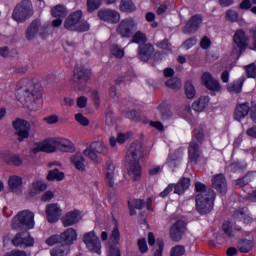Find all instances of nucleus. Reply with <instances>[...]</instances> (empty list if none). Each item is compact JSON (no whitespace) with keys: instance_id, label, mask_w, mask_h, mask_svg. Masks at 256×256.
Masks as SVG:
<instances>
[{"instance_id":"nucleus-1","label":"nucleus","mask_w":256,"mask_h":256,"mask_svg":"<svg viewBox=\"0 0 256 256\" xmlns=\"http://www.w3.org/2000/svg\"><path fill=\"white\" fill-rule=\"evenodd\" d=\"M20 89L17 92L20 103H27L31 109L37 111L43 106V100L41 99V89L39 85L33 84L31 80L23 79L20 81Z\"/></svg>"},{"instance_id":"nucleus-2","label":"nucleus","mask_w":256,"mask_h":256,"mask_svg":"<svg viewBox=\"0 0 256 256\" xmlns=\"http://www.w3.org/2000/svg\"><path fill=\"white\" fill-rule=\"evenodd\" d=\"M143 144L140 142H133L127 153L125 161L128 165V175L132 181H139L141 179V159H143Z\"/></svg>"},{"instance_id":"nucleus-3","label":"nucleus","mask_w":256,"mask_h":256,"mask_svg":"<svg viewBox=\"0 0 256 256\" xmlns=\"http://www.w3.org/2000/svg\"><path fill=\"white\" fill-rule=\"evenodd\" d=\"M196 209L201 215H207L213 211V202L215 201V191L201 182H196Z\"/></svg>"},{"instance_id":"nucleus-4","label":"nucleus","mask_w":256,"mask_h":256,"mask_svg":"<svg viewBox=\"0 0 256 256\" xmlns=\"http://www.w3.org/2000/svg\"><path fill=\"white\" fill-rule=\"evenodd\" d=\"M12 229L16 231H29L35 227V214L29 210L20 211L13 219L11 223Z\"/></svg>"},{"instance_id":"nucleus-5","label":"nucleus","mask_w":256,"mask_h":256,"mask_svg":"<svg viewBox=\"0 0 256 256\" xmlns=\"http://www.w3.org/2000/svg\"><path fill=\"white\" fill-rule=\"evenodd\" d=\"M31 17H33V4L29 0L19 2L12 12V19L16 23H25Z\"/></svg>"},{"instance_id":"nucleus-6","label":"nucleus","mask_w":256,"mask_h":256,"mask_svg":"<svg viewBox=\"0 0 256 256\" xmlns=\"http://www.w3.org/2000/svg\"><path fill=\"white\" fill-rule=\"evenodd\" d=\"M249 48V37L245 34L243 30H237L234 33L233 41H232V55L239 59Z\"/></svg>"},{"instance_id":"nucleus-7","label":"nucleus","mask_w":256,"mask_h":256,"mask_svg":"<svg viewBox=\"0 0 256 256\" xmlns=\"http://www.w3.org/2000/svg\"><path fill=\"white\" fill-rule=\"evenodd\" d=\"M107 147L101 141L92 142L89 147L83 151V155L93 161V163H101L99 155H106Z\"/></svg>"},{"instance_id":"nucleus-8","label":"nucleus","mask_w":256,"mask_h":256,"mask_svg":"<svg viewBox=\"0 0 256 256\" xmlns=\"http://www.w3.org/2000/svg\"><path fill=\"white\" fill-rule=\"evenodd\" d=\"M135 31H137V23H135L133 18L123 19L116 28V33L123 39H130V37H133Z\"/></svg>"},{"instance_id":"nucleus-9","label":"nucleus","mask_w":256,"mask_h":256,"mask_svg":"<svg viewBox=\"0 0 256 256\" xmlns=\"http://www.w3.org/2000/svg\"><path fill=\"white\" fill-rule=\"evenodd\" d=\"M72 85L81 90L85 87L87 81H89V72L83 65H76L71 78Z\"/></svg>"},{"instance_id":"nucleus-10","label":"nucleus","mask_w":256,"mask_h":256,"mask_svg":"<svg viewBox=\"0 0 256 256\" xmlns=\"http://www.w3.org/2000/svg\"><path fill=\"white\" fill-rule=\"evenodd\" d=\"M12 127L15 130V135L18 136V141L21 143L25 139H29L31 124L25 119L17 118L12 122Z\"/></svg>"},{"instance_id":"nucleus-11","label":"nucleus","mask_w":256,"mask_h":256,"mask_svg":"<svg viewBox=\"0 0 256 256\" xmlns=\"http://www.w3.org/2000/svg\"><path fill=\"white\" fill-rule=\"evenodd\" d=\"M83 243L91 253L101 254V241H99V237H97V234H95L94 231L84 234Z\"/></svg>"},{"instance_id":"nucleus-12","label":"nucleus","mask_w":256,"mask_h":256,"mask_svg":"<svg viewBox=\"0 0 256 256\" xmlns=\"http://www.w3.org/2000/svg\"><path fill=\"white\" fill-rule=\"evenodd\" d=\"M185 231H187V226L185 225V221L178 220L170 227V239L175 243H179L181 239H183V235H185Z\"/></svg>"},{"instance_id":"nucleus-13","label":"nucleus","mask_w":256,"mask_h":256,"mask_svg":"<svg viewBox=\"0 0 256 256\" xmlns=\"http://www.w3.org/2000/svg\"><path fill=\"white\" fill-rule=\"evenodd\" d=\"M41 31V19H34L25 29L24 39L26 41H35Z\"/></svg>"},{"instance_id":"nucleus-14","label":"nucleus","mask_w":256,"mask_h":256,"mask_svg":"<svg viewBox=\"0 0 256 256\" xmlns=\"http://www.w3.org/2000/svg\"><path fill=\"white\" fill-rule=\"evenodd\" d=\"M12 243L15 247H33L35 244V240L31 237L29 232L25 230L22 233H18Z\"/></svg>"},{"instance_id":"nucleus-15","label":"nucleus","mask_w":256,"mask_h":256,"mask_svg":"<svg viewBox=\"0 0 256 256\" xmlns=\"http://www.w3.org/2000/svg\"><path fill=\"white\" fill-rule=\"evenodd\" d=\"M51 13L52 16L56 18L52 21V27H61L63 19H65V16L68 15L69 12L65 6L59 4L52 8Z\"/></svg>"},{"instance_id":"nucleus-16","label":"nucleus","mask_w":256,"mask_h":256,"mask_svg":"<svg viewBox=\"0 0 256 256\" xmlns=\"http://www.w3.org/2000/svg\"><path fill=\"white\" fill-rule=\"evenodd\" d=\"M201 23H203V18L201 17V15L192 16L184 26L183 33H185V35L197 33V31H199Z\"/></svg>"},{"instance_id":"nucleus-17","label":"nucleus","mask_w":256,"mask_h":256,"mask_svg":"<svg viewBox=\"0 0 256 256\" xmlns=\"http://www.w3.org/2000/svg\"><path fill=\"white\" fill-rule=\"evenodd\" d=\"M98 17L101 21H107L108 23H119L121 21L119 12L111 9H100L98 11Z\"/></svg>"},{"instance_id":"nucleus-18","label":"nucleus","mask_w":256,"mask_h":256,"mask_svg":"<svg viewBox=\"0 0 256 256\" xmlns=\"http://www.w3.org/2000/svg\"><path fill=\"white\" fill-rule=\"evenodd\" d=\"M82 17L83 12L81 10L72 13L64 22L65 29H67L68 31H77L79 21H81Z\"/></svg>"},{"instance_id":"nucleus-19","label":"nucleus","mask_w":256,"mask_h":256,"mask_svg":"<svg viewBox=\"0 0 256 256\" xmlns=\"http://www.w3.org/2000/svg\"><path fill=\"white\" fill-rule=\"evenodd\" d=\"M212 187L220 193V195L227 194V179L223 174H217L212 178Z\"/></svg>"},{"instance_id":"nucleus-20","label":"nucleus","mask_w":256,"mask_h":256,"mask_svg":"<svg viewBox=\"0 0 256 256\" xmlns=\"http://www.w3.org/2000/svg\"><path fill=\"white\" fill-rule=\"evenodd\" d=\"M61 208L59 205L52 203L46 206V215L48 223H57L61 217Z\"/></svg>"},{"instance_id":"nucleus-21","label":"nucleus","mask_w":256,"mask_h":256,"mask_svg":"<svg viewBox=\"0 0 256 256\" xmlns=\"http://www.w3.org/2000/svg\"><path fill=\"white\" fill-rule=\"evenodd\" d=\"M202 84L209 89V91H221V84L215 80L211 73L205 72L201 77Z\"/></svg>"},{"instance_id":"nucleus-22","label":"nucleus","mask_w":256,"mask_h":256,"mask_svg":"<svg viewBox=\"0 0 256 256\" xmlns=\"http://www.w3.org/2000/svg\"><path fill=\"white\" fill-rule=\"evenodd\" d=\"M63 151L64 153H73L75 151V144L69 139L56 138V151Z\"/></svg>"},{"instance_id":"nucleus-23","label":"nucleus","mask_w":256,"mask_h":256,"mask_svg":"<svg viewBox=\"0 0 256 256\" xmlns=\"http://www.w3.org/2000/svg\"><path fill=\"white\" fill-rule=\"evenodd\" d=\"M105 183L111 189L115 187V164L111 161H108L106 164Z\"/></svg>"},{"instance_id":"nucleus-24","label":"nucleus","mask_w":256,"mask_h":256,"mask_svg":"<svg viewBox=\"0 0 256 256\" xmlns=\"http://www.w3.org/2000/svg\"><path fill=\"white\" fill-rule=\"evenodd\" d=\"M188 159L190 163L197 165L201 161V151L199 150V144L191 142L188 150Z\"/></svg>"},{"instance_id":"nucleus-25","label":"nucleus","mask_w":256,"mask_h":256,"mask_svg":"<svg viewBox=\"0 0 256 256\" xmlns=\"http://www.w3.org/2000/svg\"><path fill=\"white\" fill-rule=\"evenodd\" d=\"M154 52L155 48L153 47L152 44H141L139 46L138 55L141 61H149Z\"/></svg>"},{"instance_id":"nucleus-26","label":"nucleus","mask_w":256,"mask_h":256,"mask_svg":"<svg viewBox=\"0 0 256 256\" xmlns=\"http://www.w3.org/2000/svg\"><path fill=\"white\" fill-rule=\"evenodd\" d=\"M79 221H81V216L79 214V211H77V210L68 212L62 218V223H63L64 227H71V225H75V223H79Z\"/></svg>"},{"instance_id":"nucleus-27","label":"nucleus","mask_w":256,"mask_h":256,"mask_svg":"<svg viewBox=\"0 0 256 256\" xmlns=\"http://www.w3.org/2000/svg\"><path fill=\"white\" fill-rule=\"evenodd\" d=\"M249 111H251V106H249V102L238 104L234 113L236 121H241V119H245V117L249 115Z\"/></svg>"},{"instance_id":"nucleus-28","label":"nucleus","mask_w":256,"mask_h":256,"mask_svg":"<svg viewBox=\"0 0 256 256\" xmlns=\"http://www.w3.org/2000/svg\"><path fill=\"white\" fill-rule=\"evenodd\" d=\"M62 239V245H68L70 247L73 241H77V231L73 228H68L65 232L60 234Z\"/></svg>"},{"instance_id":"nucleus-29","label":"nucleus","mask_w":256,"mask_h":256,"mask_svg":"<svg viewBox=\"0 0 256 256\" xmlns=\"http://www.w3.org/2000/svg\"><path fill=\"white\" fill-rule=\"evenodd\" d=\"M42 153H55L57 151L56 138L46 139L40 142Z\"/></svg>"},{"instance_id":"nucleus-30","label":"nucleus","mask_w":256,"mask_h":256,"mask_svg":"<svg viewBox=\"0 0 256 256\" xmlns=\"http://www.w3.org/2000/svg\"><path fill=\"white\" fill-rule=\"evenodd\" d=\"M191 180L189 178H182L176 185H174V193L176 195H183L189 189Z\"/></svg>"},{"instance_id":"nucleus-31","label":"nucleus","mask_w":256,"mask_h":256,"mask_svg":"<svg viewBox=\"0 0 256 256\" xmlns=\"http://www.w3.org/2000/svg\"><path fill=\"white\" fill-rule=\"evenodd\" d=\"M209 105V97L202 96L198 100L194 101L192 104V109L201 113Z\"/></svg>"},{"instance_id":"nucleus-32","label":"nucleus","mask_w":256,"mask_h":256,"mask_svg":"<svg viewBox=\"0 0 256 256\" xmlns=\"http://www.w3.org/2000/svg\"><path fill=\"white\" fill-rule=\"evenodd\" d=\"M71 163H73L78 171H85V158L83 155L76 153L71 157Z\"/></svg>"},{"instance_id":"nucleus-33","label":"nucleus","mask_w":256,"mask_h":256,"mask_svg":"<svg viewBox=\"0 0 256 256\" xmlns=\"http://www.w3.org/2000/svg\"><path fill=\"white\" fill-rule=\"evenodd\" d=\"M45 190H47V184L43 181H36V182H33L32 188L29 194L31 195V197H35V195Z\"/></svg>"},{"instance_id":"nucleus-34","label":"nucleus","mask_w":256,"mask_h":256,"mask_svg":"<svg viewBox=\"0 0 256 256\" xmlns=\"http://www.w3.org/2000/svg\"><path fill=\"white\" fill-rule=\"evenodd\" d=\"M8 185L12 191H17V189H21L23 185V178L21 176H11L8 180Z\"/></svg>"},{"instance_id":"nucleus-35","label":"nucleus","mask_w":256,"mask_h":256,"mask_svg":"<svg viewBox=\"0 0 256 256\" xmlns=\"http://www.w3.org/2000/svg\"><path fill=\"white\" fill-rule=\"evenodd\" d=\"M63 179H65V173L59 171L57 168L48 172L47 181H63Z\"/></svg>"},{"instance_id":"nucleus-36","label":"nucleus","mask_w":256,"mask_h":256,"mask_svg":"<svg viewBox=\"0 0 256 256\" xmlns=\"http://www.w3.org/2000/svg\"><path fill=\"white\" fill-rule=\"evenodd\" d=\"M70 251L69 245H58L51 250V256H67Z\"/></svg>"},{"instance_id":"nucleus-37","label":"nucleus","mask_w":256,"mask_h":256,"mask_svg":"<svg viewBox=\"0 0 256 256\" xmlns=\"http://www.w3.org/2000/svg\"><path fill=\"white\" fill-rule=\"evenodd\" d=\"M238 249L240 253H249V251L253 249V241L247 239L240 240L238 243Z\"/></svg>"},{"instance_id":"nucleus-38","label":"nucleus","mask_w":256,"mask_h":256,"mask_svg":"<svg viewBox=\"0 0 256 256\" xmlns=\"http://www.w3.org/2000/svg\"><path fill=\"white\" fill-rule=\"evenodd\" d=\"M135 3L131 0H121L120 2V11L126 13H133L135 11Z\"/></svg>"},{"instance_id":"nucleus-39","label":"nucleus","mask_w":256,"mask_h":256,"mask_svg":"<svg viewBox=\"0 0 256 256\" xmlns=\"http://www.w3.org/2000/svg\"><path fill=\"white\" fill-rule=\"evenodd\" d=\"M253 179H255V176H253V172H248L245 176L236 180L235 185H237L238 187H245V185H249V183H251Z\"/></svg>"},{"instance_id":"nucleus-40","label":"nucleus","mask_w":256,"mask_h":256,"mask_svg":"<svg viewBox=\"0 0 256 256\" xmlns=\"http://www.w3.org/2000/svg\"><path fill=\"white\" fill-rule=\"evenodd\" d=\"M187 99H193L197 93L191 81H187L184 86Z\"/></svg>"},{"instance_id":"nucleus-41","label":"nucleus","mask_w":256,"mask_h":256,"mask_svg":"<svg viewBox=\"0 0 256 256\" xmlns=\"http://www.w3.org/2000/svg\"><path fill=\"white\" fill-rule=\"evenodd\" d=\"M86 7L88 13H93L101 7V0H87L86 1Z\"/></svg>"},{"instance_id":"nucleus-42","label":"nucleus","mask_w":256,"mask_h":256,"mask_svg":"<svg viewBox=\"0 0 256 256\" xmlns=\"http://www.w3.org/2000/svg\"><path fill=\"white\" fill-rule=\"evenodd\" d=\"M5 162L8 165H14L15 167H20V165H23V159L19 157V155H12L5 159Z\"/></svg>"},{"instance_id":"nucleus-43","label":"nucleus","mask_w":256,"mask_h":256,"mask_svg":"<svg viewBox=\"0 0 256 256\" xmlns=\"http://www.w3.org/2000/svg\"><path fill=\"white\" fill-rule=\"evenodd\" d=\"M111 53L117 59H123L125 57V50H123L119 45L113 44L111 46Z\"/></svg>"},{"instance_id":"nucleus-44","label":"nucleus","mask_w":256,"mask_h":256,"mask_svg":"<svg viewBox=\"0 0 256 256\" xmlns=\"http://www.w3.org/2000/svg\"><path fill=\"white\" fill-rule=\"evenodd\" d=\"M131 37V43H147V35L141 31L136 32Z\"/></svg>"},{"instance_id":"nucleus-45","label":"nucleus","mask_w":256,"mask_h":256,"mask_svg":"<svg viewBox=\"0 0 256 256\" xmlns=\"http://www.w3.org/2000/svg\"><path fill=\"white\" fill-rule=\"evenodd\" d=\"M225 19L230 23H237V21H239V13L235 10L229 9L226 11Z\"/></svg>"},{"instance_id":"nucleus-46","label":"nucleus","mask_w":256,"mask_h":256,"mask_svg":"<svg viewBox=\"0 0 256 256\" xmlns=\"http://www.w3.org/2000/svg\"><path fill=\"white\" fill-rule=\"evenodd\" d=\"M166 87H169L170 89H176V90H179L181 89V79L179 78H172V79H169L168 81H166L165 83Z\"/></svg>"},{"instance_id":"nucleus-47","label":"nucleus","mask_w":256,"mask_h":256,"mask_svg":"<svg viewBox=\"0 0 256 256\" xmlns=\"http://www.w3.org/2000/svg\"><path fill=\"white\" fill-rule=\"evenodd\" d=\"M63 245V241L61 239V235H52L46 239V245L53 247V245Z\"/></svg>"},{"instance_id":"nucleus-48","label":"nucleus","mask_w":256,"mask_h":256,"mask_svg":"<svg viewBox=\"0 0 256 256\" xmlns=\"http://www.w3.org/2000/svg\"><path fill=\"white\" fill-rule=\"evenodd\" d=\"M185 255V246L177 245L171 249L170 256H183Z\"/></svg>"},{"instance_id":"nucleus-49","label":"nucleus","mask_w":256,"mask_h":256,"mask_svg":"<svg viewBox=\"0 0 256 256\" xmlns=\"http://www.w3.org/2000/svg\"><path fill=\"white\" fill-rule=\"evenodd\" d=\"M243 87V80H240L239 82L230 84L228 86L229 93H239Z\"/></svg>"},{"instance_id":"nucleus-50","label":"nucleus","mask_w":256,"mask_h":256,"mask_svg":"<svg viewBox=\"0 0 256 256\" xmlns=\"http://www.w3.org/2000/svg\"><path fill=\"white\" fill-rule=\"evenodd\" d=\"M121 239V234L119 232V227H115L111 233V241L114 245H119V241Z\"/></svg>"},{"instance_id":"nucleus-51","label":"nucleus","mask_w":256,"mask_h":256,"mask_svg":"<svg viewBox=\"0 0 256 256\" xmlns=\"http://www.w3.org/2000/svg\"><path fill=\"white\" fill-rule=\"evenodd\" d=\"M222 231L226 235V237H233V226H231V222H225L222 225Z\"/></svg>"},{"instance_id":"nucleus-52","label":"nucleus","mask_w":256,"mask_h":256,"mask_svg":"<svg viewBox=\"0 0 256 256\" xmlns=\"http://www.w3.org/2000/svg\"><path fill=\"white\" fill-rule=\"evenodd\" d=\"M137 245L140 253H147L149 251V247L147 246V240H145V238L139 239Z\"/></svg>"},{"instance_id":"nucleus-53","label":"nucleus","mask_w":256,"mask_h":256,"mask_svg":"<svg viewBox=\"0 0 256 256\" xmlns=\"http://www.w3.org/2000/svg\"><path fill=\"white\" fill-rule=\"evenodd\" d=\"M156 245L158 248L154 252V256H163V247H165V243L163 242V239H157Z\"/></svg>"},{"instance_id":"nucleus-54","label":"nucleus","mask_w":256,"mask_h":256,"mask_svg":"<svg viewBox=\"0 0 256 256\" xmlns=\"http://www.w3.org/2000/svg\"><path fill=\"white\" fill-rule=\"evenodd\" d=\"M160 113L162 121H169V119H173V112H171V110L162 108Z\"/></svg>"},{"instance_id":"nucleus-55","label":"nucleus","mask_w":256,"mask_h":256,"mask_svg":"<svg viewBox=\"0 0 256 256\" xmlns=\"http://www.w3.org/2000/svg\"><path fill=\"white\" fill-rule=\"evenodd\" d=\"M246 73L248 77H251L252 79H255L256 77V66L255 64H250L245 67Z\"/></svg>"},{"instance_id":"nucleus-56","label":"nucleus","mask_w":256,"mask_h":256,"mask_svg":"<svg viewBox=\"0 0 256 256\" xmlns=\"http://www.w3.org/2000/svg\"><path fill=\"white\" fill-rule=\"evenodd\" d=\"M194 45H197L196 37H191V38L187 39L186 41H184V43L182 44L184 49H191V47H194Z\"/></svg>"},{"instance_id":"nucleus-57","label":"nucleus","mask_w":256,"mask_h":256,"mask_svg":"<svg viewBox=\"0 0 256 256\" xmlns=\"http://www.w3.org/2000/svg\"><path fill=\"white\" fill-rule=\"evenodd\" d=\"M248 212H249V210L247 208H240V209L234 211V217H236V219L243 220V218L245 216H247Z\"/></svg>"},{"instance_id":"nucleus-58","label":"nucleus","mask_w":256,"mask_h":256,"mask_svg":"<svg viewBox=\"0 0 256 256\" xmlns=\"http://www.w3.org/2000/svg\"><path fill=\"white\" fill-rule=\"evenodd\" d=\"M75 119L78 123H80V125H83L84 127L89 125V119H87V117L83 116L81 113L76 114Z\"/></svg>"},{"instance_id":"nucleus-59","label":"nucleus","mask_w":256,"mask_h":256,"mask_svg":"<svg viewBox=\"0 0 256 256\" xmlns=\"http://www.w3.org/2000/svg\"><path fill=\"white\" fill-rule=\"evenodd\" d=\"M90 97L93 103H95V105L99 107V105L101 104V99L99 98V92H97V90H92Z\"/></svg>"},{"instance_id":"nucleus-60","label":"nucleus","mask_w":256,"mask_h":256,"mask_svg":"<svg viewBox=\"0 0 256 256\" xmlns=\"http://www.w3.org/2000/svg\"><path fill=\"white\" fill-rule=\"evenodd\" d=\"M89 27L90 26H89V23H87V21H81V22H78L76 31H79L80 33H84L89 29Z\"/></svg>"},{"instance_id":"nucleus-61","label":"nucleus","mask_w":256,"mask_h":256,"mask_svg":"<svg viewBox=\"0 0 256 256\" xmlns=\"http://www.w3.org/2000/svg\"><path fill=\"white\" fill-rule=\"evenodd\" d=\"M200 47L201 49H209L211 47V40L207 36H204L200 41Z\"/></svg>"},{"instance_id":"nucleus-62","label":"nucleus","mask_w":256,"mask_h":256,"mask_svg":"<svg viewBox=\"0 0 256 256\" xmlns=\"http://www.w3.org/2000/svg\"><path fill=\"white\" fill-rule=\"evenodd\" d=\"M156 45L160 48V49H166L167 51L171 50V43H169V40H163L161 42H157Z\"/></svg>"},{"instance_id":"nucleus-63","label":"nucleus","mask_w":256,"mask_h":256,"mask_svg":"<svg viewBox=\"0 0 256 256\" xmlns=\"http://www.w3.org/2000/svg\"><path fill=\"white\" fill-rule=\"evenodd\" d=\"M55 197V194L52 191H46L42 197H41V201H43L44 203H47V201H51V199H53Z\"/></svg>"},{"instance_id":"nucleus-64","label":"nucleus","mask_w":256,"mask_h":256,"mask_svg":"<svg viewBox=\"0 0 256 256\" xmlns=\"http://www.w3.org/2000/svg\"><path fill=\"white\" fill-rule=\"evenodd\" d=\"M133 204H134L135 209H143V207H145V200L134 199Z\"/></svg>"}]
</instances>
